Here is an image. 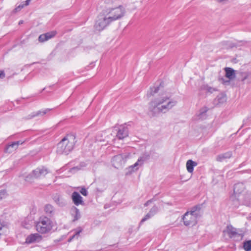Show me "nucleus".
I'll use <instances>...</instances> for the list:
<instances>
[{
    "instance_id": "1",
    "label": "nucleus",
    "mask_w": 251,
    "mask_h": 251,
    "mask_svg": "<svg viewBox=\"0 0 251 251\" xmlns=\"http://www.w3.org/2000/svg\"><path fill=\"white\" fill-rule=\"evenodd\" d=\"M164 83L161 81L159 86L151 87L147 94V97L153 96L159 93L158 96L151 100L149 103V111L152 116H156L161 113H165L176 104L174 100L166 94L160 92L163 88Z\"/></svg>"
},
{
    "instance_id": "2",
    "label": "nucleus",
    "mask_w": 251,
    "mask_h": 251,
    "mask_svg": "<svg viewBox=\"0 0 251 251\" xmlns=\"http://www.w3.org/2000/svg\"><path fill=\"white\" fill-rule=\"evenodd\" d=\"M76 134L74 133L67 134L57 145L56 152L58 154H68L74 149L76 143Z\"/></svg>"
},
{
    "instance_id": "3",
    "label": "nucleus",
    "mask_w": 251,
    "mask_h": 251,
    "mask_svg": "<svg viewBox=\"0 0 251 251\" xmlns=\"http://www.w3.org/2000/svg\"><path fill=\"white\" fill-rule=\"evenodd\" d=\"M53 226L52 222L46 216H41L35 223L36 229L38 232L46 234L50 232Z\"/></svg>"
},
{
    "instance_id": "4",
    "label": "nucleus",
    "mask_w": 251,
    "mask_h": 251,
    "mask_svg": "<svg viewBox=\"0 0 251 251\" xmlns=\"http://www.w3.org/2000/svg\"><path fill=\"white\" fill-rule=\"evenodd\" d=\"M112 22L109 19L107 14L105 13H100L97 17L94 27L96 30L100 31L103 30Z\"/></svg>"
},
{
    "instance_id": "5",
    "label": "nucleus",
    "mask_w": 251,
    "mask_h": 251,
    "mask_svg": "<svg viewBox=\"0 0 251 251\" xmlns=\"http://www.w3.org/2000/svg\"><path fill=\"white\" fill-rule=\"evenodd\" d=\"M125 8L121 5L115 8L107 9L105 12L112 22L120 19L125 15Z\"/></svg>"
},
{
    "instance_id": "6",
    "label": "nucleus",
    "mask_w": 251,
    "mask_h": 251,
    "mask_svg": "<svg viewBox=\"0 0 251 251\" xmlns=\"http://www.w3.org/2000/svg\"><path fill=\"white\" fill-rule=\"evenodd\" d=\"M49 173V172L48 169L44 166L38 167L36 169L33 170L32 172L26 177L25 180L26 181H28V180L32 178L38 179L41 176H45Z\"/></svg>"
},
{
    "instance_id": "7",
    "label": "nucleus",
    "mask_w": 251,
    "mask_h": 251,
    "mask_svg": "<svg viewBox=\"0 0 251 251\" xmlns=\"http://www.w3.org/2000/svg\"><path fill=\"white\" fill-rule=\"evenodd\" d=\"M237 230V229L232 226L228 225L226 226V232L227 233L229 238L232 239L234 241L239 242L242 239L243 235L241 233H239Z\"/></svg>"
},
{
    "instance_id": "8",
    "label": "nucleus",
    "mask_w": 251,
    "mask_h": 251,
    "mask_svg": "<svg viewBox=\"0 0 251 251\" xmlns=\"http://www.w3.org/2000/svg\"><path fill=\"white\" fill-rule=\"evenodd\" d=\"M182 220L184 225L187 226H195L198 222V220L188 211L183 215Z\"/></svg>"
},
{
    "instance_id": "9",
    "label": "nucleus",
    "mask_w": 251,
    "mask_h": 251,
    "mask_svg": "<svg viewBox=\"0 0 251 251\" xmlns=\"http://www.w3.org/2000/svg\"><path fill=\"white\" fill-rule=\"evenodd\" d=\"M203 204H199L192 207L190 210L188 211L196 219L199 220L203 214V210L202 209Z\"/></svg>"
},
{
    "instance_id": "10",
    "label": "nucleus",
    "mask_w": 251,
    "mask_h": 251,
    "mask_svg": "<svg viewBox=\"0 0 251 251\" xmlns=\"http://www.w3.org/2000/svg\"><path fill=\"white\" fill-rule=\"evenodd\" d=\"M117 128L116 136L119 140H123L128 137L129 130L126 125H120Z\"/></svg>"
},
{
    "instance_id": "11",
    "label": "nucleus",
    "mask_w": 251,
    "mask_h": 251,
    "mask_svg": "<svg viewBox=\"0 0 251 251\" xmlns=\"http://www.w3.org/2000/svg\"><path fill=\"white\" fill-rule=\"evenodd\" d=\"M245 189V186L243 183L239 182L236 183L234 186V196H232L231 199H233L234 197H239L242 193L244 191ZM240 200L239 198H237V200L235 201V202H238ZM234 201V200H233Z\"/></svg>"
},
{
    "instance_id": "12",
    "label": "nucleus",
    "mask_w": 251,
    "mask_h": 251,
    "mask_svg": "<svg viewBox=\"0 0 251 251\" xmlns=\"http://www.w3.org/2000/svg\"><path fill=\"white\" fill-rule=\"evenodd\" d=\"M42 240V236L39 233H34L28 235L25 239V243L31 244L39 242Z\"/></svg>"
},
{
    "instance_id": "13",
    "label": "nucleus",
    "mask_w": 251,
    "mask_h": 251,
    "mask_svg": "<svg viewBox=\"0 0 251 251\" xmlns=\"http://www.w3.org/2000/svg\"><path fill=\"white\" fill-rule=\"evenodd\" d=\"M123 162V157L122 154H117L113 156L111 159L112 166L115 168H119L122 167Z\"/></svg>"
},
{
    "instance_id": "14",
    "label": "nucleus",
    "mask_w": 251,
    "mask_h": 251,
    "mask_svg": "<svg viewBox=\"0 0 251 251\" xmlns=\"http://www.w3.org/2000/svg\"><path fill=\"white\" fill-rule=\"evenodd\" d=\"M72 199L75 205L78 206L80 204H84L82 197L77 192H74L72 193Z\"/></svg>"
},
{
    "instance_id": "15",
    "label": "nucleus",
    "mask_w": 251,
    "mask_h": 251,
    "mask_svg": "<svg viewBox=\"0 0 251 251\" xmlns=\"http://www.w3.org/2000/svg\"><path fill=\"white\" fill-rule=\"evenodd\" d=\"M53 201L60 207H63L66 204V201L59 194H55L52 197Z\"/></svg>"
},
{
    "instance_id": "16",
    "label": "nucleus",
    "mask_w": 251,
    "mask_h": 251,
    "mask_svg": "<svg viewBox=\"0 0 251 251\" xmlns=\"http://www.w3.org/2000/svg\"><path fill=\"white\" fill-rule=\"evenodd\" d=\"M44 211L49 218L53 217L55 213V208L50 204H47L45 205Z\"/></svg>"
},
{
    "instance_id": "17",
    "label": "nucleus",
    "mask_w": 251,
    "mask_h": 251,
    "mask_svg": "<svg viewBox=\"0 0 251 251\" xmlns=\"http://www.w3.org/2000/svg\"><path fill=\"white\" fill-rule=\"evenodd\" d=\"M224 70L226 73L225 76L229 80H232L235 78V71L233 69L230 67H226Z\"/></svg>"
},
{
    "instance_id": "18",
    "label": "nucleus",
    "mask_w": 251,
    "mask_h": 251,
    "mask_svg": "<svg viewBox=\"0 0 251 251\" xmlns=\"http://www.w3.org/2000/svg\"><path fill=\"white\" fill-rule=\"evenodd\" d=\"M152 153H156L154 150H151L150 152H144L142 155L139 157L138 162H141V163H144V162L147 160L150 159L151 155Z\"/></svg>"
},
{
    "instance_id": "19",
    "label": "nucleus",
    "mask_w": 251,
    "mask_h": 251,
    "mask_svg": "<svg viewBox=\"0 0 251 251\" xmlns=\"http://www.w3.org/2000/svg\"><path fill=\"white\" fill-rule=\"evenodd\" d=\"M71 215L73 217V221L75 222L78 219H79L81 217L80 213L79 210L75 206H73L71 208Z\"/></svg>"
},
{
    "instance_id": "20",
    "label": "nucleus",
    "mask_w": 251,
    "mask_h": 251,
    "mask_svg": "<svg viewBox=\"0 0 251 251\" xmlns=\"http://www.w3.org/2000/svg\"><path fill=\"white\" fill-rule=\"evenodd\" d=\"M232 156V153L231 151H229L223 153L219 154L217 156V160L219 162H222L225 159H229Z\"/></svg>"
},
{
    "instance_id": "21",
    "label": "nucleus",
    "mask_w": 251,
    "mask_h": 251,
    "mask_svg": "<svg viewBox=\"0 0 251 251\" xmlns=\"http://www.w3.org/2000/svg\"><path fill=\"white\" fill-rule=\"evenodd\" d=\"M222 48L224 49H230L236 47V44L229 41H224L220 43Z\"/></svg>"
},
{
    "instance_id": "22",
    "label": "nucleus",
    "mask_w": 251,
    "mask_h": 251,
    "mask_svg": "<svg viewBox=\"0 0 251 251\" xmlns=\"http://www.w3.org/2000/svg\"><path fill=\"white\" fill-rule=\"evenodd\" d=\"M17 148L18 147L14 142H12L5 146L4 151L5 153H10L16 150Z\"/></svg>"
},
{
    "instance_id": "23",
    "label": "nucleus",
    "mask_w": 251,
    "mask_h": 251,
    "mask_svg": "<svg viewBox=\"0 0 251 251\" xmlns=\"http://www.w3.org/2000/svg\"><path fill=\"white\" fill-rule=\"evenodd\" d=\"M197 163L192 160H188L186 162V168L189 173H192L194 171V168L197 165Z\"/></svg>"
},
{
    "instance_id": "24",
    "label": "nucleus",
    "mask_w": 251,
    "mask_h": 251,
    "mask_svg": "<svg viewBox=\"0 0 251 251\" xmlns=\"http://www.w3.org/2000/svg\"><path fill=\"white\" fill-rule=\"evenodd\" d=\"M82 230H83L82 228L80 226H79L77 228L75 229L74 230V234L72 236H71L69 237V238L68 240V241L69 242H70L75 238H76V239H78V238L79 236V234L80 232H82Z\"/></svg>"
},
{
    "instance_id": "25",
    "label": "nucleus",
    "mask_w": 251,
    "mask_h": 251,
    "mask_svg": "<svg viewBox=\"0 0 251 251\" xmlns=\"http://www.w3.org/2000/svg\"><path fill=\"white\" fill-rule=\"evenodd\" d=\"M208 110V108L206 106L203 107L201 108L199 111V113L198 115V117L200 119H204L206 118V113Z\"/></svg>"
},
{
    "instance_id": "26",
    "label": "nucleus",
    "mask_w": 251,
    "mask_h": 251,
    "mask_svg": "<svg viewBox=\"0 0 251 251\" xmlns=\"http://www.w3.org/2000/svg\"><path fill=\"white\" fill-rule=\"evenodd\" d=\"M51 110V109L47 108V109H45L44 110H39L36 112H33L31 114L30 118H33L35 117L38 116L40 115H42V116L44 115L48 112L50 111Z\"/></svg>"
},
{
    "instance_id": "27",
    "label": "nucleus",
    "mask_w": 251,
    "mask_h": 251,
    "mask_svg": "<svg viewBox=\"0 0 251 251\" xmlns=\"http://www.w3.org/2000/svg\"><path fill=\"white\" fill-rule=\"evenodd\" d=\"M243 249L245 251H251V240L244 241Z\"/></svg>"
},
{
    "instance_id": "28",
    "label": "nucleus",
    "mask_w": 251,
    "mask_h": 251,
    "mask_svg": "<svg viewBox=\"0 0 251 251\" xmlns=\"http://www.w3.org/2000/svg\"><path fill=\"white\" fill-rule=\"evenodd\" d=\"M142 164L143 163H141V162H138V159L136 163L129 167V172L131 173L132 172H134V171L137 170L138 169L137 166L138 165H142Z\"/></svg>"
},
{
    "instance_id": "29",
    "label": "nucleus",
    "mask_w": 251,
    "mask_h": 251,
    "mask_svg": "<svg viewBox=\"0 0 251 251\" xmlns=\"http://www.w3.org/2000/svg\"><path fill=\"white\" fill-rule=\"evenodd\" d=\"M201 89L202 90H205L207 92L212 93L214 91H216V89L208 85H203L201 87Z\"/></svg>"
},
{
    "instance_id": "30",
    "label": "nucleus",
    "mask_w": 251,
    "mask_h": 251,
    "mask_svg": "<svg viewBox=\"0 0 251 251\" xmlns=\"http://www.w3.org/2000/svg\"><path fill=\"white\" fill-rule=\"evenodd\" d=\"M57 33V32L55 30H53L50 32H47L45 34L46 38L48 40L54 37Z\"/></svg>"
},
{
    "instance_id": "31",
    "label": "nucleus",
    "mask_w": 251,
    "mask_h": 251,
    "mask_svg": "<svg viewBox=\"0 0 251 251\" xmlns=\"http://www.w3.org/2000/svg\"><path fill=\"white\" fill-rule=\"evenodd\" d=\"M248 72H240L239 75L240 76L239 79L242 81H246L247 79V75Z\"/></svg>"
},
{
    "instance_id": "32",
    "label": "nucleus",
    "mask_w": 251,
    "mask_h": 251,
    "mask_svg": "<svg viewBox=\"0 0 251 251\" xmlns=\"http://www.w3.org/2000/svg\"><path fill=\"white\" fill-rule=\"evenodd\" d=\"M7 195L8 194L6 189L0 190V201L5 198Z\"/></svg>"
},
{
    "instance_id": "33",
    "label": "nucleus",
    "mask_w": 251,
    "mask_h": 251,
    "mask_svg": "<svg viewBox=\"0 0 251 251\" xmlns=\"http://www.w3.org/2000/svg\"><path fill=\"white\" fill-rule=\"evenodd\" d=\"M158 208L157 206L154 205L150 209L149 213L151 214L152 216L154 215L158 211Z\"/></svg>"
},
{
    "instance_id": "34",
    "label": "nucleus",
    "mask_w": 251,
    "mask_h": 251,
    "mask_svg": "<svg viewBox=\"0 0 251 251\" xmlns=\"http://www.w3.org/2000/svg\"><path fill=\"white\" fill-rule=\"evenodd\" d=\"M151 217L152 215H151V213L149 212L144 216L143 218H142V219L140 221V225H141L142 223H143L144 222L151 218Z\"/></svg>"
},
{
    "instance_id": "35",
    "label": "nucleus",
    "mask_w": 251,
    "mask_h": 251,
    "mask_svg": "<svg viewBox=\"0 0 251 251\" xmlns=\"http://www.w3.org/2000/svg\"><path fill=\"white\" fill-rule=\"evenodd\" d=\"M216 99L217 100L218 102L219 103H223L224 101H226V98L225 97L221 95V96H218Z\"/></svg>"
},
{
    "instance_id": "36",
    "label": "nucleus",
    "mask_w": 251,
    "mask_h": 251,
    "mask_svg": "<svg viewBox=\"0 0 251 251\" xmlns=\"http://www.w3.org/2000/svg\"><path fill=\"white\" fill-rule=\"evenodd\" d=\"M48 39L46 38V35H45V34H42L41 35H40L39 37H38V41L40 42H44L45 41H47Z\"/></svg>"
},
{
    "instance_id": "37",
    "label": "nucleus",
    "mask_w": 251,
    "mask_h": 251,
    "mask_svg": "<svg viewBox=\"0 0 251 251\" xmlns=\"http://www.w3.org/2000/svg\"><path fill=\"white\" fill-rule=\"evenodd\" d=\"M80 193L84 196H87L88 195V191L87 189L84 187L81 189L80 190Z\"/></svg>"
},
{
    "instance_id": "38",
    "label": "nucleus",
    "mask_w": 251,
    "mask_h": 251,
    "mask_svg": "<svg viewBox=\"0 0 251 251\" xmlns=\"http://www.w3.org/2000/svg\"><path fill=\"white\" fill-rule=\"evenodd\" d=\"M246 82L248 83H251V73L248 72Z\"/></svg>"
},
{
    "instance_id": "39",
    "label": "nucleus",
    "mask_w": 251,
    "mask_h": 251,
    "mask_svg": "<svg viewBox=\"0 0 251 251\" xmlns=\"http://www.w3.org/2000/svg\"><path fill=\"white\" fill-rule=\"evenodd\" d=\"M95 66V62H92L90 64L86 67L87 70H89L93 68Z\"/></svg>"
},
{
    "instance_id": "40",
    "label": "nucleus",
    "mask_w": 251,
    "mask_h": 251,
    "mask_svg": "<svg viewBox=\"0 0 251 251\" xmlns=\"http://www.w3.org/2000/svg\"><path fill=\"white\" fill-rule=\"evenodd\" d=\"M154 201H155V199L154 198H152L151 199L148 200L144 203V206H145V207L148 206L150 203H151L152 202H153Z\"/></svg>"
},
{
    "instance_id": "41",
    "label": "nucleus",
    "mask_w": 251,
    "mask_h": 251,
    "mask_svg": "<svg viewBox=\"0 0 251 251\" xmlns=\"http://www.w3.org/2000/svg\"><path fill=\"white\" fill-rule=\"evenodd\" d=\"M5 76V74L3 70H0V79H2Z\"/></svg>"
},
{
    "instance_id": "42",
    "label": "nucleus",
    "mask_w": 251,
    "mask_h": 251,
    "mask_svg": "<svg viewBox=\"0 0 251 251\" xmlns=\"http://www.w3.org/2000/svg\"><path fill=\"white\" fill-rule=\"evenodd\" d=\"M14 143L16 144L17 147H18V146L19 145H22L24 143V142H22V141L19 140V141H15V142H14Z\"/></svg>"
},
{
    "instance_id": "43",
    "label": "nucleus",
    "mask_w": 251,
    "mask_h": 251,
    "mask_svg": "<svg viewBox=\"0 0 251 251\" xmlns=\"http://www.w3.org/2000/svg\"><path fill=\"white\" fill-rule=\"evenodd\" d=\"M105 189V188H100L99 187H97L96 188V191L97 192H99V193H102V192L104 191Z\"/></svg>"
},
{
    "instance_id": "44",
    "label": "nucleus",
    "mask_w": 251,
    "mask_h": 251,
    "mask_svg": "<svg viewBox=\"0 0 251 251\" xmlns=\"http://www.w3.org/2000/svg\"><path fill=\"white\" fill-rule=\"evenodd\" d=\"M24 6H25L24 4L20 5L17 7L15 8V10L17 11L18 8H19V10H21L22 8H23L24 7Z\"/></svg>"
},
{
    "instance_id": "45",
    "label": "nucleus",
    "mask_w": 251,
    "mask_h": 251,
    "mask_svg": "<svg viewBox=\"0 0 251 251\" xmlns=\"http://www.w3.org/2000/svg\"><path fill=\"white\" fill-rule=\"evenodd\" d=\"M24 6H25L24 4L20 5L17 7L15 8V10L17 11L18 8H19V10H21L22 8H23L24 7Z\"/></svg>"
},
{
    "instance_id": "46",
    "label": "nucleus",
    "mask_w": 251,
    "mask_h": 251,
    "mask_svg": "<svg viewBox=\"0 0 251 251\" xmlns=\"http://www.w3.org/2000/svg\"><path fill=\"white\" fill-rule=\"evenodd\" d=\"M219 79L220 80H222L223 83H225L226 82H229V80H226V81L225 80V79L223 77L219 78Z\"/></svg>"
},
{
    "instance_id": "47",
    "label": "nucleus",
    "mask_w": 251,
    "mask_h": 251,
    "mask_svg": "<svg viewBox=\"0 0 251 251\" xmlns=\"http://www.w3.org/2000/svg\"><path fill=\"white\" fill-rule=\"evenodd\" d=\"M246 165L245 162H243L239 165V168H241Z\"/></svg>"
},
{
    "instance_id": "48",
    "label": "nucleus",
    "mask_w": 251,
    "mask_h": 251,
    "mask_svg": "<svg viewBox=\"0 0 251 251\" xmlns=\"http://www.w3.org/2000/svg\"><path fill=\"white\" fill-rule=\"evenodd\" d=\"M30 0H26L25 1V3L24 4V5L25 6H27L29 4V3L30 2Z\"/></svg>"
},
{
    "instance_id": "49",
    "label": "nucleus",
    "mask_w": 251,
    "mask_h": 251,
    "mask_svg": "<svg viewBox=\"0 0 251 251\" xmlns=\"http://www.w3.org/2000/svg\"><path fill=\"white\" fill-rule=\"evenodd\" d=\"M23 23V20H20L19 22V25H21V24H22Z\"/></svg>"
},
{
    "instance_id": "50",
    "label": "nucleus",
    "mask_w": 251,
    "mask_h": 251,
    "mask_svg": "<svg viewBox=\"0 0 251 251\" xmlns=\"http://www.w3.org/2000/svg\"><path fill=\"white\" fill-rule=\"evenodd\" d=\"M249 171V170H244V171H242V172L243 173H247Z\"/></svg>"
},
{
    "instance_id": "51",
    "label": "nucleus",
    "mask_w": 251,
    "mask_h": 251,
    "mask_svg": "<svg viewBox=\"0 0 251 251\" xmlns=\"http://www.w3.org/2000/svg\"><path fill=\"white\" fill-rule=\"evenodd\" d=\"M72 169H73V170H74V169H77V170H78V169H79V168H78L77 167H74V168H72Z\"/></svg>"
},
{
    "instance_id": "52",
    "label": "nucleus",
    "mask_w": 251,
    "mask_h": 251,
    "mask_svg": "<svg viewBox=\"0 0 251 251\" xmlns=\"http://www.w3.org/2000/svg\"><path fill=\"white\" fill-rule=\"evenodd\" d=\"M46 88H43L40 92V93H42L43 91H44L45 90Z\"/></svg>"
}]
</instances>
